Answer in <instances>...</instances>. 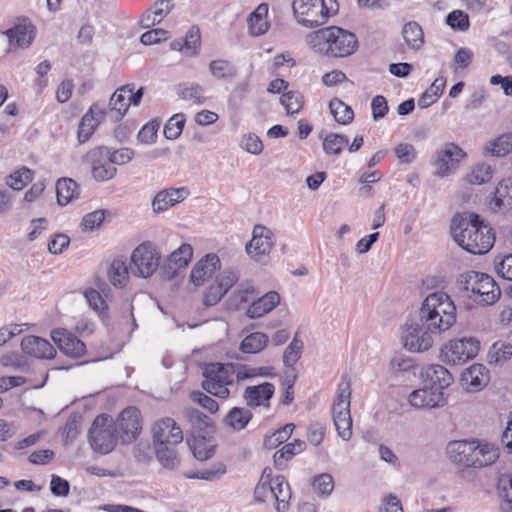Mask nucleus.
I'll return each instance as SVG.
<instances>
[{
	"mask_svg": "<svg viewBox=\"0 0 512 512\" xmlns=\"http://www.w3.org/2000/svg\"><path fill=\"white\" fill-rule=\"evenodd\" d=\"M450 228L455 242L469 253L485 254L494 245L495 236L492 228L477 214L454 216Z\"/></svg>",
	"mask_w": 512,
	"mask_h": 512,
	"instance_id": "1",
	"label": "nucleus"
},
{
	"mask_svg": "<svg viewBox=\"0 0 512 512\" xmlns=\"http://www.w3.org/2000/svg\"><path fill=\"white\" fill-rule=\"evenodd\" d=\"M305 42L314 52L333 57L351 55L358 45L353 33L336 26L308 33Z\"/></svg>",
	"mask_w": 512,
	"mask_h": 512,
	"instance_id": "2",
	"label": "nucleus"
},
{
	"mask_svg": "<svg viewBox=\"0 0 512 512\" xmlns=\"http://www.w3.org/2000/svg\"><path fill=\"white\" fill-rule=\"evenodd\" d=\"M419 320L434 333L448 330L456 321V307L444 292L429 294L423 301Z\"/></svg>",
	"mask_w": 512,
	"mask_h": 512,
	"instance_id": "3",
	"label": "nucleus"
},
{
	"mask_svg": "<svg viewBox=\"0 0 512 512\" xmlns=\"http://www.w3.org/2000/svg\"><path fill=\"white\" fill-rule=\"evenodd\" d=\"M458 285L469 299L480 305H492L501 296V289L496 281L482 272L467 271L460 274Z\"/></svg>",
	"mask_w": 512,
	"mask_h": 512,
	"instance_id": "4",
	"label": "nucleus"
},
{
	"mask_svg": "<svg viewBox=\"0 0 512 512\" xmlns=\"http://www.w3.org/2000/svg\"><path fill=\"white\" fill-rule=\"evenodd\" d=\"M292 10L299 25L314 28L326 24L337 14L339 5L336 0H293Z\"/></svg>",
	"mask_w": 512,
	"mask_h": 512,
	"instance_id": "5",
	"label": "nucleus"
},
{
	"mask_svg": "<svg viewBox=\"0 0 512 512\" xmlns=\"http://www.w3.org/2000/svg\"><path fill=\"white\" fill-rule=\"evenodd\" d=\"M351 384L343 376L337 386L336 398L333 402L332 416L339 437L348 441L352 437V418L350 414Z\"/></svg>",
	"mask_w": 512,
	"mask_h": 512,
	"instance_id": "6",
	"label": "nucleus"
},
{
	"mask_svg": "<svg viewBox=\"0 0 512 512\" xmlns=\"http://www.w3.org/2000/svg\"><path fill=\"white\" fill-rule=\"evenodd\" d=\"M202 387L220 399L230 396L229 386L234 384L230 363H210L203 370Z\"/></svg>",
	"mask_w": 512,
	"mask_h": 512,
	"instance_id": "7",
	"label": "nucleus"
},
{
	"mask_svg": "<svg viewBox=\"0 0 512 512\" xmlns=\"http://www.w3.org/2000/svg\"><path fill=\"white\" fill-rule=\"evenodd\" d=\"M89 439L92 448L101 453L107 454L111 452L120 437L114 428L113 420L108 415L97 416L90 428Z\"/></svg>",
	"mask_w": 512,
	"mask_h": 512,
	"instance_id": "8",
	"label": "nucleus"
},
{
	"mask_svg": "<svg viewBox=\"0 0 512 512\" xmlns=\"http://www.w3.org/2000/svg\"><path fill=\"white\" fill-rule=\"evenodd\" d=\"M161 253L155 244L145 241L139 244L131 254V273L135 276L148 278L158 269Z\"/></svg>",
	"mask_w": 512,
	"mask_h": 512,
	"instance_id": "9",
	"label": "nucleus"
},
{
	"mask_svg": "<svg viewBox=\"0 0 512 512\" xmlns=\"http://www.w3.org/2000/svg\"><path fill=\"white\" fill-rule=\"evenodd\" d=\"M479 350L480 342L474 337L453 339L441 348L440 358L449 365H462L474 359Z\"/></svg>",
	"mask_w": 512,
	"mask_h": 512,
	"instance_id": "10",
	"label": "nucleus"
},
{
	"mask_svg": "<svg viewBox=\"0 0 512 512\" xmlns=\"http://www.w3.org/2000/svg\"><path fill=\"white\" fill-rule=\"evenodd\" d=\"M434 334L420 320L419 322H407L402 328L401 342L407 351L422 353L428 351L433 346Z\"/></svg>",
	"mask_w": 512,
	"mask_h": 512,
	"instance_id": "11",
	"label": "nucleus"
},
{
	"mask_svg": "<svg viewBox=\"0 0 512 512\" xmlns=\"http://www.w3.org/2000/svg\"><path fill=\"white\" fill-rule=\"evenodd\" d=\"M276 242L274 233L264 225H255L252 239L246 244L247 254L256 262L266 263Z\"/></svg>",
	"mask_w": 512,
	"mask_h": 512,
	"instance_id": "12",
	"label": "nucleus"
},
{
	"mask_svg": "<svg viewBox=\"0 0 512 512\" xmlns=\"http://www.w3.org/2000/svg\"><path fill=\"white\" fill-rule=\"evenodd\" d=\"M113 424L121 442L130 443L138 437L142 430L141 413L135 407H128L119 414Z\"/></svg>",
	"mask_w": 512,
	"mask_h": 512,
	"instance_id": "13",
	"label": "nucleus"
},
{
	"mask_svg": "<svg viewBox=\"0 0 512 512\" xmlns=\"http://www.w3.org/2000/svg\"><path fill=\"white\" fill-rule=\"evenodd\" d=\"M464 157L465 153L458 145L454 143L444 144L436 153L435 175L444 178L453 174L457 170L460 160Z\"/></svg>",
	"mask_w": 512,
	"mask_h": 512,
	"instance_id": "14",
	"label": "nucleus"
},
{
	"mask_svg": "<svg viewBox=\"0 0 512 512\" xmlns=\"http://www.w3.org/2000/svg\"><path fill=\"white\" fill-rule=\"evenodd\" d=\"M238 279V274L231 269H226L218 274L205 290L203 294V304L205 306L216 305L230 288L236 284Z\"/></svg>",
	"mask_w": 512,
	"mask_h": 512,
	"instance_id": "15",
	"label": "nucleus"
},
{
	"mask_svg": "<svg viewBox=\"0 0 512 512\" xmlns=\"http://www.w3.org/2000/svg\"><path fill=\"white\" fill-rule=\"evenodd\" d=\"M153 443L179 445L184 439L183 430L171 417L157 420L152 427Z\"/></svg>",
	"mask_w": 512,
	"mask_h": 512,
	"instance_id": "16",
	"label": "nucleus"
},
{
	"mask_svg": "<svg viewBox=\"0 0 512 512\" xmlns=\"http://www.w3.org/2000/svg\"><path fill=\"white\" fill-rule=\"evenodd\" d=\"M221 268V261L214 253H209L199 259L192 267L189 283L195 287L203 286Z\"/></svg>",
	"mask_w": 512,
	"mask_h": 512,
	"instance_id": "17",
	"label": "nucleus"
},
{
	"mask_svg": "<svg viewBox=\"0 0 512 512\" xmlns=\"http://www.w3.org/2000/svg\"><path fill=\"white\" fill-rule=\"evenodd\" d=\"M408 402L417 409H433L443 407L446 404V397L440 389L424 387L412 391L408 397Z\"/></svg>",
	"mask_w": 512,
	"mask_h": 512,
	"instance_id": "18",
	"label": "nucleus"
},
{
	"mask_svg": "<svg viewBox=\"0 0 512 512\" xmlns=\"http://www.w3.org/2000/svg\"><path fill=\"white\" fill-rule=\"evenodd\" d=\"M106 115L104 103H93L88 111L83 115L78 126V140L86 142L94 133L98 125L103 121Z\"/></svg>",
	"mask_w": 512,
	"mask_h": 512,
	"instance_id": "19",
	"label": "nucleus"
},
{
	"mask_svg": "<svg viewBox=\"0 0 512 512\" xmlns=\"http://www.w3.org/2000/svg\"><path fill=\"white\" fill-rule=\"evenodd\" d=\"M51 338L59 350L68 357L79 358L86 351L85 344L72 333L65 329H55L51 332Z\"/></svg>",
	"mask_w": 512,
	"mask_h": 512,
	"instance_id": "20",
	"label": "nucleus"
},
{
	"mask_svg": "<svg viewBox=\"0 0 512 512\" xmlns=\"http://www.w3.org/2000/svg\"><path fill=\"white\" fill-rule=\"evenodd\" d=\"M5 34L9 40V51L16 48L26 49L35 38L36 28L31 22L23 21L8 29Z\"/></svg>",
	"mask_w": 512,
	"mask_h": 512,
	"instance_id": "21",
	"label": "nucleus"
},
{
	"mask_svg": "<svg viewBox=\"0 0 512 512\" xmlns=\"http://www.w3.org/2000/svg\"><path fill=\"white\" fill-rule=\"evenodd\" d=\"M189 196L186 187L168 188L159 191L152 200V209L155 213H162L183 202Z\"/></svg>",
	"mask_w": 512,
	"mask_h": 512,
	"instance_id": "22",
	"label": "nucleus"
},
{
	"mask_svg": "<svg viewBox=\"0 0 512 512\" xmlns=\"http://www.w3.org/2000/svg\"><path fill=\"white\" fill-rule=\"evenodd\" d=\"M460 382L468 392H478L489 382V372L482 364H473L463 371Z\"/></svg>",
	"mask_w": 512,
	"mask_h": 512,
	"instance_id": "23",
	"label": "nucleus"
},
{
	"mask_svg": "<svg viewBox=\"0 0 512 512\" xmlns=\"http://www.w3.org/2000/svg\"><path fill=\"white\" fill-rule=\"evenodd\" d=\"M275 387L270 382H264L259 385L247 386L243 392V399L248 407H266L270 406V399L274 395Z\"/></svg>",
	"mask_w": 512,
	"mask_h": 512,
	"instance_id": "24",
	"label": "nucleus"
},
{
	"mask_svg": "<svg viewBox=\"0 0 512 512\" xmlns=\"http://www.w3.org/2000/svg\"><path fill=\"white\" fill-rule=\"evenodd\" d=\"M193 248L190 244L184 243L173 251L166 259L163 266V273L168 279L175 277L178 270L185 268L191 261Z\"/></svg>",
	"mask_w": 512,
	"mask_h": 512,
	"instance_id": "25",
	"label": "nucleus"
},
{
	"mask_svg": "<svg viewBox=\"0 0 512 512\" xmlns=\"http://www.w3.org/2000/svg\"><path fill=\"white\" fill-rule=\"evenodd\" d=\"M21 349L24 354L38 359H51L56 354V350L49 341L33 335L22 339Z\"/></svg>",
	"mask_w": 512,
	"mask_h": 512,
	"instance_id": "26",
	"label": "nucleus"
},
{
	"mask_svg": "<svg viewBox=\"0 0 512 512\" xmlns=\"http://www.w3.org/2000/svg\"><path fill=\"white\" fill-rule=\"evenodd\" d=\"M447 455L451 461L465 467H473L474 441H452L446 448Z\"/></svg>",
	"mask_w": 512,
	"mask_h": 512,
	"instance_id": "27",
	"label": "nucleus"
},
{
	"mask_svg": "<svg viewBox=\"0 0 512 512\" xmlns=\"http://www.w3.org/2000/svg\"><path fill=\"white\" fill-rule=\"evenodd\" d=\"M490 208L493 211L512 209V177L505 178L498 183L490 202Z\"/></svg>",
	"mask_w": 512,
	"mask_h": 512,
	"instance_id": "28",
	"label": "nucleus"
},
{
	"mask_svg": "<svg viewBox=\"0 0 512 512\" xmlns=\"http://www.w3.org/2000/svg\"><path fill=\"white\" fill-rule=\"evenodd\" d=\"M234 381L237 383L252 380L257 377H271L274 369L269 366L254 367L242 363H230Z\"/></svg>",
	"mask_w": 512,
	"mask_h": 512,
	"instance_id": "29",
	"label": "nucleus"
},
{
	"mask_svg": "<svg viewBox=\"0 0 512 512\" xmlns=\"http://www.w3.org/2000/svg\"><path fill=\"white\" fill-rule=\"evenodd\" d=\"M272 498L275 500V510L277 512H287L290 507L291 489L284 476L273 478Z\"/></svg>",
	"mask_w": 512,
	"mask_h": 512,
	"instance_id": "30",
	"label": "nucleus"
},
{
	"mask_svg": "<svg viewBox=\"0 0 512 512\" xmlns=\"http://www.w3.org/2000/svg\"><path fill=\"white\" fill-rule=\"evenodd\" d=\"M280 303V296L275 291H270L252 302L247 309V316L256 319L272 311Z\"/></svg>",
	"mask_w": 512,
	"mask_h": 512,
	"instance_id": "31",
	"label": "nucleus"
},
{
	"mask_svg": "<svg viewBox=\"0 0 512 512\" xmlns=\"http://www.w3.org/2000/svg\"><path fill=\"white\" fill-rule=\"evenodd\" d=\"M132 91H134V85H124L111 96L109 108L115 120H121L128 111L130 102L127 94H131Z\"/></svg>",
	"mask_w": 512,
	"mask_h": 512,
	"instance_id": "32",
	"label": "nucleus"
},
{
	"mask_svg": "<svg viewBox=\"0 0 512 512\" xmlns=\"http://www.w3.org/2000/svg\"><path fill=\"white\" fill-rule=\"evenodd\" d=\"M423 377L431 383L430 387L434 389H443L450 386L453 382L452 374L442 365L434 364L428 366L424 372Z\"/></svg>",
	"mask_w": 512,
	"mask_h": 512,
	"instance_id": "33",
	"label": "nucleus"
},
{
	"mask_svg": "<svg viewBox=\"0 0 512 512\" xmlns=\"http://www.w3.org/2000/svg\"><path fill=\"white\" fill-rule=\"evenodd\" d=\"M499 456L498 448L488 442L474 441L473 458L475 464L473 467L480 468L491 465Z\"/></svg>",
	"mask_w": 512,
	"mask_h": 512,
	"instance_id": "34",
	"label": "nucleus"
},
{
	"mask_svg": "<svg viewBox=\"0 0 512 512\" xmlns=\"http://www.w3.org/2000/svg\"><path fill=\"white\" fill-rule=\"evenodd\" d=\"M268 5L260 4L248 19V29L251 35L260 36L267 32L270 24L267 20Z\"/></svg>",
	"mask_w": 512,
	"mask_h": 512,
	"instance_id": "35",
	"label": "nucleus"
},
{
	"mask_svg": "<svg viewBox=\"0 0 512 512\" xmlns=\"http://www.w3.org/2000/svg\"><path fill=\"white\" fill-rule=\"evenodd\" d=\"M56 196L59 205L65 206L79 196L77 183L71 178L59 179L56 183Z\"/></svg>",
	"mask_w": 512,
	"mask_h": 512,
	"instance_id": "36",
	"label": "nucleus"
},
{
	"mask_svg": "<svg viewBox=\"0 0 512 512\" xmlns=\"http://www.w3.org/2000/svg\"><path fill=\"white\" fill-rule=\"evenodd\" d=\"M485 151L494 157H504L512 153V132H507L488 141Z\"/></svg>",
	"mask_w": 512,
	"mask_h": 512,
	"instance_id": "37",
	"label": "nucleus"
},
{
	"mask_svg": "<svg viewBox=\"0 0 512 512\" xmlns=\"http://www.w3.org/2000/svg\"><path fill=\"white\" fill-rule=\"evenodd\" d=\"M108 280L116 287H124L129 280V268L122 258H115L107 270Z\"/></svg>",
	"mask_w": 512,
	"mask_h": 512,
	"instance_id": "38",
	"label": "nucleus"
},
{
	"mask_svg": "<svg viewBox=\"0 0 512 512\" xmlns=\"http://www.w3.org/2000/svg\"><path fill=\"white\" fill-rule=\"evenodd\" d=\"M153 444L156 457L163 467L174 469L179 465L180 459L176 449L177 445Z\"/></svg>",
	"mask_w": 512,
	"mask_h": 512,
	"instance_id": "39",
	"label": "nucleus"
},
{
	"mask_svg": "<svg viewBox=\"0 0 512 512\" xmlns=\"http://www.w3.org/2000/svg\"><path fill=\"white\" fill-rule=\"evenodd\" d=\"M402 36L407 46L413 50H419L424 44V33L421 26L410 21L403 26Z\"/></svg>",
	"mask_w": 512,
	"mask_h": 512,
	"instance_id": "40",
	"label": "nucleus"
},
{
	"mask_svg": "<svg viewBox=\"0 0 512 512\" xmlns=\"http://www.w3.org/2000/svg\"><path fill=\"white\" fill-rule=\"evenodd\" d=\"M173 8V4L170 0H159L155 3L154 8L148 10L142 19V24L146 27L155 25L161 22Z\"/></svg>",
	"mask_w": 512,
	"mask_h": 512,
	"instance_id": "41",
	"label": "nucleus"
},
{
	"mask_svg": "<svg viewBox=\"0 0 512 512\" xmlns=\"http://www.w3.org/2000/svg\"><path fill=\"white\" fill-rule=\"evenodd\" d=\"M268 336L262 332H253L247 335L240 344V351L246 354H256L268 344Z\"/></svg>",
	"mask_w": 512,
	"mask_h": 512,
	"instance_id": "42",
	"label": "nucleus"
},
{
	"mask_svg": "<svg viewBox=\"0 0 512 512\" xmlns=\"http://www.w3.org/2000/svg\"><path fill=\"white\" fill-rule=\"evenodd\" d=\"M252 418V413L244 407H234L225 417V423L235 431L246 427Z\"/></svg>",
	"mask_w": 512,
	"mask_h": 512,
	"instance_id": "43",
	"label": "nucleus"
},
{
	"mask_svg": "<svg viewBox=\"0 0 512 512\" xmlns=\"http://www.w3.org/2000/svg\"><path fill=\"white\" fill-rule=\"evenodd\" d=\"M306 447V443L296 439L291 443L285 444L280 450L276 451L273 459L276 466H283L295 454L302 452Z\"/></svg>",
	"mask_w": 512,
	"mask_h": 512,
	"instance_id": "44",
	"label": "nucleus"
},
{
	"mask_svg": "<svg viewBox=\"0 0 512 512\" xmlns=\"http://www.w3.org/2000/svg\"><path fill=\"white\" fill-rule=\"evenodd\" d=\"M493 169L490 165L479 163L472 166L465 176L466 182L473 185H482L491 180Z\"/></svg>",
	"mask_w": 512,
	"mask_h": 512,
	"instance_id": "45",
	"label": "nucleus"
},
{
	"mask_svg": "<svg viewBox=\"0 0 512 512\" xmlns=\"http://www.w3.org/2000/svg\"><path fill=\"white\" fill-rule=\"evenodd\" d=\"M329 109L334 119L339 124L347 125L354 118V112L352 108L338 98H334L330 101Z\"/></svg>",
	"mask_w": 512,
	"mask_h": 512,
	"instance_id": "46",
	"label": "nucleus"
},
{
	"mask_svg": "<svg viewBox=\"0 0 512 512\" xmlns=\"http://www.w3.org/2000/svg\"><path fill=\"white\" fill-rule=\"evenodd\" d=\"M33 179V172L27 168L22 167L5 178V183L8 187L15 191L22 190Z\"/></svg>",
	"mask_w": 512,
	"mask_h": 512,
	"instance_id": "47",
	"label": "nucleus"
},
{
	"mask_svg": "<svg viewBox=\"0 0 512 512\" xmlns=\"http://www.w3.org/2000/svg\"><path fill=\"white\" fill-rule=\"evenodd\" d=\"M189 445L194 457L200 461L209 459L214 453V444L203 437L194 438L191 442L189 441Z\"/></svg>",
	"mask_w": 512,
	"mask_h": 512,
	"instance_id": "48",
	"label": "nucleus"
},
{
	"mask_svg": "<svg viewBox=\"0 0 512 512\" xmlns=\"http://www.w3.org/2000/svg\"><path fill=\"white\" fill-rule=\"evenodd\" d=\"M101 156L109 160L112 165H124L130 162L134 157V151L130 148H121L111 151L109 148L100 150Z\"/></svg>",
	"mask_w": 512,
	"mask_h": 512,
	"instance_id": "49",
	"label": "nucleus"
},
{
	"mask_svg": "<svg viewBox=\"0 0 512 512\" xmlns=\"http://www.w3.org/2000/svg\"><path fill=\"white\" fill-rule=\"evenodd\" d=\"M512 356V344L505 342H495L489 352V363L502 364Z\"/></svg>",
	"mask_w": 512,
	"mask_h": 512,
	"instance_id": "50",
	"label": "nucleus"
},
{
	"mask_svg": "<svg viewBox=\"0 0 512 512\" xmlns=\"http://www.w3.org/2000/svg\"><path fill=\"white\" fill-rule=\"evenodd\" d=\"M348 138L341 134L330 133L323 140V149L328 155H339L348 145Z\"/></svg>",
	"mask_w": 512,
	"mask_h": 512,
	"instance_id": "51",
	"label": "nucleus"
},
{
	"mask_svg": "<svg viewBox=\"0 0 512 512\" xmlns=\"http://www.w3.org/2000/svg\"><path fill=\"white\" fill-rule=\"evenodd\" d=\"M210 73L217 79H229L236 75V68L231 62L223 59L213 60L209 64Z\"/></svg>",
	"mask_w": 512,
	"mask_h": 512,
	"instance_id": "52",
	"label": "nucleus"
},
{
	"mask_svg": "<svg viewBox=\"0 0 512 512\" xmlns=\"http://www.w3.org/2000/svg\"><path fill=\"white\" fill-rule=\"evenodd\" d=\"M303 342L297 335L294 336L293 340L287 346L283 354V363L287 367H292L299 360L302 354Z\"/></svg>",
	"mask_w": 512,
	"mask_h": 512,
	"instance_id": "53",
	"label": "nucleus"
},
{
	"mask_svg": "<svg viewBox=\"0 0 512 512\" xmlns=\"http://www.w3.org/2000/svg\"><path fill=\"white\" fill-rule=\"evenodd\" d=\"M117 173V169L107 160V162L94 161L92 165V175L96 181H108Z\"/></svg>",
	"mask_w": 512,
	"mask_h": 512,
	"instance_id": "54",
	"label": "nucleus"
},
{
	"mask_svg": "<svg viewBox=\"0 0 512 512\" xmlns=\"http://www.w3.org/2000/svg\"><path fill=\"white\" fill-rule=\"evenodd\" d=\"M185 117L183 114H175L173 115L164 126V135L167 139L175 140L177 139L184 128Z\"/></svg>",
	"mask_w": 512,
	"mask_h": 512,
	"instance_id": "55",
	"label": "nucleus"
},
{
	"mask_svg": "<svg viewBox=\"0 0 512 512\" xmlns=\"http://www.w3.org/2000/svg\"><path fill=\"white\" fill-rule=\"evenodd\" d=\"M254 293V286L251 282H242L234 290L230 297L231 304L238 308L241 304L248 302L249 297Z\"/></svg>",
	"mask_w": 512,
	"mask_h": 512,
	"instance_id": "56",
	"label": "nucleus"
},
{
	"mask_svg": "<svg viewBox=\"0 0 512 512\" xmlns=\"http://www.w3.org/2000/svg\"><path fill=\"white\" fill-rule=\"evenodd\" d=\"M180 96L186 101H190L193 104H202L205 101L204 89L198 84H187L181 87Z\"/></svg>",
	"mask_w": 512,
	"mask_h": 512,
	"instance_id": "57",
	"label": "nucleus"
},
{
	"mask_svg": "<svg viewBox=\"0 0 512 512\" xmlns=\"http://www.w3.org/2000/svg\"><path fill=\"white\" fill-rule=\"evenodd\" d=\"M313 489L319 496H329L334 489L333 477L328 473H322L313 480Z\"/></svg>",
	"mask_w": 512,
	"mask_h": 512,
	"instance_id": "58",
	"label": "nucleus"
},
{
	"mask_svg": "<svg viewBox=\"0 0 512 512\" xmlns=\"http://www.w3.org/2000/svg\"><path fill=\"white\" fill-rule=\"evenodd\" d=\"M494 270L499 277L512 281V254L495 258Z\"/></svg>",
	"mask_w": 512,
	"mask_h": 512,
	"instance_id": "59",
	"label": "nucleus"
},
{
	"mask_svg": "<svg viewBox=\"0 0 512 512\" xmlns=\"http://www.w3.org/2000/svg\"><path fill=\"white\" fill-rule=\"evenodd\" d=\"M446 23L454 30L466 31L469 28L468 15L461 10H454L449 13Z\"/></svg>",
	"mask_w": 512,
	"mask_h": 512,
	"instance_id": "60",
	"label": "nucleus"
},
{
	"mask_svg": "<svg viewBox=\"0 0 512 512\" xmlns=\"http://www.w3.org/2000/svg\"><path fill=\"white\" fill-rule=\"evenodd\" d=\"M280 100L288 114L298 113L302 108V99L298 93L286 92L281 96Z\"/></svg>",
	"mask_w": 512,
	"mask_h": 512,
	"instance_id": "61",
	"label": "nucleus"
},
{
	"mask_svg": "<svg viewBox=\"0 0 512 512\" xmlns=\"http://www.w3.org/2000/svg\"><path fill=\"white\" fill-rule=\"evenodd\" d=\"M394 153L401 164H409L416 158L415 147L409 143H400L395 146Z\"/></svg>",
	"mask_w": 512,
	"mask_h": 512,
	"instance_id": "62",
	"label": "nucleus"
},
{
	"mask_svg": "<svg viewBox=\"0 0 512 512\" xmlns=\"http://www.w3.org/2000/svg\"><path fill=\"white\" fill-rule=\"evenodd\" d=\"M105 219L104 210H95L86 214L81 222V226L85 231H93L101 226Z\"/></svg>",
	"mask_w": 512,
	"mask_h": 512,
	"instance_id": "63",
	"label": "nucleus"
},
{
	"mask_svg": "<svg viewBox=\"0 0 512 512\" xmlns=\"http://www.w3.org/2000/svg\"><path fill=\"white\" fill-rule=\"evenodd\" d=\"M241 147L248 153L254 155H259L263 151V143L254 133H248L242 137Z\"/></svg>",
	"mask_w": 512,
	"mask_h": 512,
	"instance_id": "64",
	"label": "nucleus"
}]
</instances>
